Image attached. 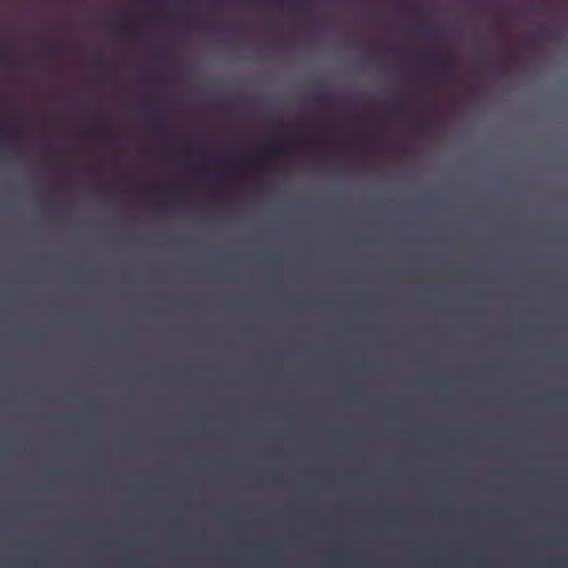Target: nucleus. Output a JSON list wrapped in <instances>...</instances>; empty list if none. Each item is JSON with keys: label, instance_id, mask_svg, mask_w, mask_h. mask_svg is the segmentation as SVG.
Segmentation results:
<instances>
[{"label": "nucleus", "instance_id": "nucleus-1", "mask_svg": "<svg viewBox=\"0 0 568 568\" xmlns=\"http://www.w3.org/2000/svg\"><path fill=\"white\" fill-rule=\"evenodd\" d=\"M106 283V264L103 257L100 258V298L103 300V287ZM100 383L103 384L104 377L106 378V318L103 315V305L100 310ZM99 477H100V511H106V503L104 504L103 487H106V399L103 398V393L100 394V457H99Z\"/></svg>", "mask_w": 568, "mask_h": 568}, {"label": "nucleus", "instance_id": "nucleus-2", "mask_svg": "<svg viewBox=\"0 0 568 568\" xmlns=\"http://www.w3.org/2000/svg\"><path fill=\"white\" fill-rule=\"evenodd\" d=\"M99 138H100V146H101V159H100V241L103 242V232L104 227L106 229V216L103 214V202L106 200V180L103 178V169L105 164V160L103 156V146L106 145V111L101 108L99 115Z\"/></svg>", "mask_w": 568, "mask_h": 568}, {"label": "nucleus", "instance_id": "nucleus-3", "mask_svg": "<svg viewBox=\"0 0 568 568\" xmlns=\"http://www.w3.org/2000/svg\"><path fill=\"white\" fill-rule=\"evenodd\" d=\"M427 61L436 63V74L442 79H449L455 70V61L450 52L432 51L423 54Z\"/></svg>", "mask_w": 568, "mask_h": 568}, {"label": "nucleus", "instance_id": "nucleus-4", "mask_svg": "<svg viewBox=\"0 0 568 568\" xmlns=\"http://www.w3.org/2000/svg\"><path fill=\"white\" fill-rule=\"evenodd\" d=\"M99 568H106V526H99Z\"/></svg>", "mask_w": 568, "mask_h": 568}, {"label": "nucleus", "instance_id": "nucleus-5", "mask_svg": "<svg viewBox=\"0 0 568 568\" xmlns=\"http://www.w3.org/2000/svg\"><path fill=\"white\" fill-rule=\"evenodd\" d=\"M68 52L67 47L63 45H54L49 47L40 52V57L45 60H59L64 57Z\"/></svg>", "mask_w": 568, "mask_h": 568}, {"label": "nucleus", "instance_id": "nucleus-6", "mask_svg": "<svg viewBox=\"0 0 568 568\" xmlns=\"http://www.w3.org/2000/svg\"><path fill=\"white\" fill-rule=\"evenodd\" d=\"M140 110L143 113L151 115V123H152V126L154 129H156L158 131H163L164 130V128H165L164 120L161 116L154 114V112H153L154 109H153V106L151 104H142L140 106Z\"/></svg>", "mask_w": 568, "mask_h": 568}, {"label": "nucleus", "instance_id": "nucleus-7", "mask_svg": "<svg viewBox=\"0 0 568 568\" xmlns=\"http://www.w3.org/2000/svg\"><path fill=\"white\" fill-rule=\"evenodd\" d=\"M99 61H100V69H101L100 82L102 84L104 79H106L105 78L106 75H104V73H103V68H104V65H106V49L104 48L103 43H101V47H100Z\"/></svg>", "mask_w": 568, "mask_h": 568}, {"label": "nucleus", "instance_id": "nucleus-8", "mask_svg": "<svg viewBox=\"0 0 568 568\" xmlns=\"http://www.w3.org/2000/svg\"><path fill=\"white\" fill-rule=\"evenodd\" d=\"M267 151L275 154H282L284 152L283 141L281 139L271 141L267 145Z\"/></svg>", "mask_w": 568, "mask_h": 568}, {"label": "nucleus", "instance_id": "nucleus-9", "mask_svg": "<svg viewBox=\"0 0 568 568\" xmlns=\"http://www.w3.org/2000/svg\"><path fill=\"white\" fill-rule=\"evenodd\" d=\"M540 36L544 40L548 42L559 43L562 40L561 34L555 31L542 32Z\"/></svg>", "mask_w": 568, "mask_h": 568}, {"label": "nucleus", "instance_id": "nucleus-10", "mask_svg": "<svg viewBox=\"0 0 568 568\" xmlns=\"http://www.w3.org/2000/svg\"><path fill=\"white\" fill-rule=\"evenodd\" d=\"M124 28H125V31L130 34V36H138V31H139V22L138 20H132V21H128L125 24H124Z\"/></svg>", "mask_w": 568, "mask_h": 568}, {"label": "nucleus", "instance_id": "nucleus-11", "mask_svg": "<svg viewBox=\"0 0 568 568\" xmlns=\"http://www.w3.org/2000/svg\"><path fill=\"white\" fill-rule=\"evenodd\" d=\"M268 557L272 559L274 565H278L282 559V552L278 548H272L268 550Z\"/></svg>", "mask_w": 568, "mask_h": 568}, {"label": "nucleus", "instance_id": "nucleus-12", "mask_svg": "<svg viewBox=\"0 0 568 568\" xmlns=\"http://www.w3.org/2000/svg\"><path fill=\"white\" fill-rule=\"evenodd\" d=\"M100 28L101 29L106 28V13L103 12V9L101 10V13H100Z\"/></svg>", "mask_w": 568, "mask_h": 568}, {"label": "nucleus", "instance_id": "nucleus-13", "mask_svg": "<svg viewBox=\"0 0 568 568\" xmlns=\"http://www.w3.org/2000/svg\"><path fill=\"white\" fill-rule=\"evenodd\" d=\"M326 98H327V97H326V95H325V93H324V92H322V91H320V92H317V93H316V100H317L318 102H324V101H326Z\"/></svg>", "mask_w": 568, "mask_h": 568}, {"label": "nucleus", "instance_id": "nucleus-14", "mask_svg": "<svg viewBox=\"0 0 568 568\" xmlns=\"http://www.w3.org/2000/svg\"><path fill=\"white\" fill-rule=\"evenodd\" d=\"M1 133H2L3 138H9V136H12V135H13V133H12V132H10V131H8V130H2V132H1Z\"/></svg>", "mask_w": 568, "mask_h": 568}, {"label": "nucleus", "instance_id": "nucleus-15", "mask_svg": "<svg viewBox=\"0 0 568 568\" xmlns=\"http://www.w3.org/2000/svg\"><path fill=\"white\" fill-rule=\"evenodd\" d=\"M111 128L109 126V133H108V136H109V148L111 146Z\"/></svg>", "mask_w": 568, "mask_h": 568}, {"label": "nucleus", "instance_id": "nucleus-16", "mask_svg": "<svg viewBox=\"0 0 568 568\" xmlns=\"http://www.w3.org/2000/svg\"><path fill=\"white\" fill-rule=\"evenodd\" d=\"M8 55H9V51H7V50L2 51V57H3L4 59H7V58H8Z\"/></svg>", "mask_w": 568, "mask_h": 568}, {"label": "nucleus", "instance_id": "nucleus-17", "mask_svg": "<svg viewBox=\"0 0 568 568\" xmlns=\"http://www.w3.org/2000/svg\"><path fill=\"white\" fill-rule=\"evenodd\" d=\"M108 65H109V70L111 69V59L109 58V62H108ZM111 80V77L109 75V81Z\"/></svg>", "mask_w": 568, "mask_h": 568}, {"label": "nucleus", "instance_id": "nucleus-18", "mask_svg": "<svg viewBox=\"0 0 568 568\" xmlns=\"http://www.w3.org/2000/svg\"><path fill=\"white\" fill-rule=\"evenodd\" d=\"M338 559H343L345 556L344 555H337L336 556Z\"/></svg>", "mask_w": 568, "mask_h": 568}, {"label": "nucleus", "instance_id": "nucleus-19", "mask_svg": "<svg viewBox=\"0 0 568 568\" xmlns=\"http://www.w3.org/2000/svg\"><path fill=\"white\" fill-rule=\"evenodd\" d=\"M108 28H109V29L111 28V24H110V23L108 24Z\"/></svg>", "mask_w": 568, "mask_h": 568}, {"label": "nucleus", "instance_id": "nucleus-20", "mask_svg": "<svg viewBox=\"0 0 568 568\" xmlns=\"http://www.w3.org/2000/svg\"><path fill=\"white\" fill-rule=\"evenodd\" d=\"M108 194H109V195L111 194V191H110V190L108 191Z\"/></svg>", "mask_w": 568, "mask_h": 568}]
</instances>
